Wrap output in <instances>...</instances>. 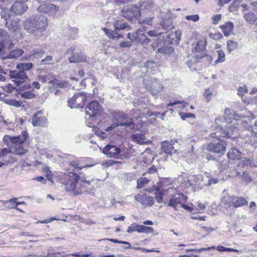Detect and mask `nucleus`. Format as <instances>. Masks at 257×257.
Masks as SVG:
<instances>
[{"label":"nucleus","mask_w":257,"mask_h":257,"mask_svg":"<svg viewBox=\"0 0 257 257\" xmlns=\"http://www.w3.org/2000/svg\"><path fill=\"white\" fill-rule=\"evenodd\" d=\"M150 41V40L148 39L145 34L138 35L137 34H135V42L136 43L144 44L148 43Z\"/></svg>","instance_id":"nucleus-33"},{"label":"nucleus","mask_w":257,"mask_h":257,"mask_svg":"<svg viewBox=\"0 0 257 257\" xmlns=\"http://www.w3.org/2000/svg\"><path fill=\"white\" fill-rule=\"evenodd\" d=\"M75 48L74 46H71L65 53L67 55H71L68 58L70 63H77L86 61V56L80 51L79 52H75Z\"/></svg>","instance_id":"nucleus-7"},{"label":"nucleus","mask_w":257,"mask_h":257,"mask_svg":"<svg viewBox=\"0 0 257 257\" xmlns=\"http://www.w3.org/2000/svg\"><path fill=\"white\" fill-rule=\"evenodd\" d=\"M32 67V63H20L17 66V68L22 71H25L26 70H29Z\"/></svg>","instance_id":"nucleus-43"},{"label":"nucleus","mask_w":257,"mask_h":257,"mask_svg":"<svg viewBox=\"0 0 257 257\" xmlns=\"http://www.w3.org/2000/svg\"><path fill=\"white\" fill-rule=\"evenodd\" d=\"M149 181V180L146 178H140L137 181L138 188L141 189L143 188L144 185L148 183Z\"/></svg>","instance_id":"nucleus-51"},{"label":"nucleus","mask_w":257,"mask_h":257,"mask_svg":"<svg viewBox=\"0 0 257 257\" xmlns=\"http://www.w3.org/2000/svg\"><path fill=\"white\" fill-rule=\"evenodd\" d=\"M39 12L44 14H54L58 10V8L53 4H44L38 8Z\"/></svg>","instance_id":"nucleus-16"},{"label":"nucleus","mask_w":257,"mask_h":257,"mask_svg":"<svg viewBox=\"0 0 257 257\" xmlns=\"http://www.w3.org/2000/svg\"><path fill=\"white\" fill-rule=\"evenodd\" d=\"M16 200H18V198H13L7 201H1V202H2L4 206L8 209H16L23 212L21 209L17 207Z\"/></svg>","instance_id":"nucleus-28"},{"label":"nucleus","mask_w":257,"mask_h":257,"mask_svg":"<svg viewBox=\"0 0 257 257\" xmlns=\"http://www.w3.org/2000/svg\"><path fill=\"white\" fill-rule=\"evenodd\" d=\"M45 53L44 50L42 49L35 50L33 52V58L38 59L41 58Z\"/></svg>","instance_id":"nucleus-57"},{"label":"nucleus","mask_w":257,"mask_h":257,"mask_svg":"<svg viewBox=\"0 0 257 257\" xmlns=\"http://www.w3.org/2000/svg\"><path fill=\"white\" fill-rule=\"evenodd\" d=\"M215 247L214 246H212L208 247H202L199 249H186L187 251H194L197 253H200L202 251H205L207 250H209L212 249H215Z\"/></svg>","instance_id":"nucleus-52"},{"label":"nucleus","mask_w":257,"mask_h":257,"mask_svg":"<svg viewBox=\"0 0 257 257\" xmlns=\"http://www.w3.org/2000/svg\"><path fill=\"white\" fill-rule=\"evenodd\" d=\"M247 91V87L246 86H244L242 87H239L238 88V93L237 94L240 96H243L244 94L246 93Z\"/></svg>","instance_id":"nucleus-61"},{"label":"nucleus","mask_w":257,"mask_h":257,"mask_svg":"<svg viewBox=\"0 0 257 257\" xmlns=\"http://www.w3.org/2000/svg\"><path fill=\"white\" fill-rule=\"evenodd\" d=\"M28 9L26 3L21 1L15 2L11 8V11L16 15H21Z\"/></svg>","instance_id":"nucleus-13"},{"label":"nucleus","mask_w":257,"mask_h":257,"mask_svg":"<svg viewBox=\"0 0 257 257\" xmlns=\"http://www.w3.org/2000/svg\"><path fill=\"white\" fill-rule=\"evenodd\" d=\"M35 166L38 167L39 168L41 169L44 173H45L46 177L48 180L53 183V181L52 180V173L48 166L37 160L35 162Z\"/></svg>","instance_id":"nucleus-21"},{"label":"nucleus","mask_w":257,"mask_h":257,"mask_svg":"<svg viewBox=\"0 0 257 257\" xmlns=\"http://www.w3.org/2000/svg\"><path fill=\"white\" fill-rule=\"evenodd\" d=\"M233 199L234 196H225L223 197L222 202L226 207H229L233 206Z\"/></svg>","instance_id":"nucleus-38"},{"label":"nucleus","mask_w":257,"mask_h":257,"mask_svg":"<svg viewBox=\"0 0 257 257\" xmlns=\"http://www.w3.org/2000/svg\"><path fill=\"white\" fill-rule=\"evenodd\" d=\"M5 25L10 31L16 33H19L20 24L18 20H10L9 21H7Z\"/></svg>","instance_id":"nucleus-22"},{"label":"nucleus","mask_w":257,"mask_h":257,"mask_svg":"<svg viewBox=\"0 0 257 257\" xmlns=\"http://www.w3.org/2000/svg\"><path fill=\"white\" fill-rule=\"evenodd\" d=\"M226 143L221 140H216L208 145L207 149L219 156L224 155L226 151Z\"/></svg>","instance_id":"nucleus-6"},{"label":"nucleus","mask_w":257,"mask_h":257,"mask_svg":"<svg viewBox=\"0 0 257 257\" xmlns=\"http://www.w3.org/2000/svg\"><path fill=\"white\" fill-rule=\"evenodd\" d=\"M132 45V41H123L119 44V46L121 48H129Z\"/></svg>","instance_id":"nucleus-64"},{"label":"nucleus","mask_w":257,"mask_h":257,"mask_svg":"<svg viewBox=\"0 0 257 257\" xmlns=\"http://www.w3.org/2000/svg\"><path fill=\"white\" fill-rule=\"evenodd\" d=\"M93 131L94 133L98 137H100L102 139H104L108 137V135L105 132H103L99 130V128L97 127H95Z\"/></svg>","instance_id":"nucleus-46"},{"label":"nucleus","mask_w":257,"mask_h":257,"mask_svg":"<svg viewBox=\"0 0 257 257\" xmlns=\"http://www.w3.org/2000/svg\"><path fill=\"white\" fill-rule=\"evenodd\" d=\"M69 37L72 39H75L77 36L78 32V30L76 28H70L69 29Z\"/></svg>","instance_id":"nucleus-55"},{"label":"nucleus","mask_w":257,"mask_h":257,"mask_svg":"<svg viewBox=\"0 0 257 257\" xmlns=\"http://www.w3.org/2000/svg\"><path fill=\"white\" fill-rule=\"evenodd\" d=\"M27 137L28 133L26 132H23L21 135L17 137H11L8 135L4 136V142L8 148L0 149V168L10 162L9 159H7L8 154L13 153L20 155L26 153V150L22 145Z\"/></svg>","instance_id":"nucleus-1"},{"label":"nucleus","mask_w":257,"mask_h":257,"mask_svg":"<svg viewBox=\"0 0 257 257\" xmlns=\"http://www.w3.org/2000/svg\"><path fill=\"white\" fill-rule=\"evenodd\" d=\"M214 132L210 135V137L216 138L217 140H221V138H229V132L221 127H215Z\"/></svg>","instance_id":"nucleus-20"},{"label":"nucleus","mask_w":257,"mask_h":257,"mask_svg":"<svg viewBox=\"0 0 257 257\" xmlns=\"http://www.w3.org/2000/svg\"><path fill=\"white\" fill-rule=\"evenodd\" d=\"M153 17H147L144 19H140L139 20V24L151 25L152 22Z\"/></svg>","instance_id":"nucleus-58"},{"label":"nucleus","mask_w":257,"mask_h":257,"mask_svg":"<svg viewBox=\"0 0 257 257\" xmlns=\"http://www.w3.org/2000/svg\"><path fill=\"white\" fill-rule=\"evenodd\" d=\"M86 98V93L83 91L75 93L68 100V105L71 108H83Z\"/></svg>","instance_id":"nucleus-4"},{"label":"nucleus","mask_w":257,"mask_h":257,"mask_svg":"<svg viewBox=\"0 0 257 257\" xmlns=\"http://www.w3.org/2000/svg\"><path fill=\"white\" fill-rule=\"evenodd\" d=\"M48 25V19L46 17L40 16L36 17L33 21V35L39 39L43 36V32Z\"/></svg>","instance_id":"nucleus-3"},{"label":"nucleus","mask_w":257,"mask_h":257,"mask_svg":"<svg viewBox=\"0 0 257 257\" xmlns=\"http://www.w3.org/2000/svg\"><path fill=\"white\" fill-rule=\"evenodd\" d=\"M103 153L108 157L118 158L120 152V149L113 145H107L103 149Z\"/></svg>","instance_id":"nucleus-14"},{"label":"nucleus","mask_w":257,"mask_h":257,"mask_svg":"<svg viewBox=\"0 0 257 257\" xmlns=\"http://www.w3.org/2000/svg\"><path fill=\"white\" fill-rule=\"evenodd\" d=\"M173 144L168 141H164L161 144V150L164 153L170 156L173 154H178V150L175 149L173 146Z\"/></svg>","instance_id":"nucleus-17"},{"label":"nucleus","mask_w":257,"mask_h":257,"mask_svg":"<svg viewBox=\"0 0 257 257\" xmlns=\"http://www.w3.org/2000/svg\"><path fill=\"white\" fill-rule=\"evenodd\" d=\"M117 121H118L117 120ZM126 126L130 127L131 128H134V121L132 120H126L123 122H119L117 121L116 124H112L111 126L108 127L105 129V131L108 132L110 131H111L113 128H115L117 126Z\"/></svg>","instance_id":"nucleus-27"},{"label":"nucleus","mask_w":257,"mask_h":257,"mask_svg":"<svg viewBox=\"0 0 257 257\" xmlns=\"http://www.w3.org/2000/svg\"><path fill=\"white\" fill-rule=\"evenodd\" d=\"M227 156L229 159L231 160H239L240 158H241V152L235 148L230 149L228 152Z\"/></svg>","instance_id":"nucleus-30"},{"label":"nucleus","mask_w":257,"mask_h":257,"mask_svg":"<svg viewBox=\"0 0 257 257\" xmlns=\"http://www.w3.org/2000/svg\"><path fill=\"white\" fill-rule=\"evenodd\" d=\"M50 83L52 84L55 87L63 88L65 86L66 83L62 82L56 79H53L50 81Z\"/></svg>","instance_id":"nucleus-47"},{"label":"nucleus","mask_w":257,"mask_h":257,"mask_svg":"<svg viewBox=\"0 0 257 257\" xmlns=\"http://www.w3.org/2000/svg\"><path fill=\"white\" fill-rule=\"evenodd\" d=\"M136 231L139 233H152L154 232V229L151 227H148L142 225H139L136 223H132L128 227L127 232L132 233Z\"/></svg>","instance_id":"nucleus-12"},{"label":"nucleus","mask_w":257,"mask_h":257,"mask_svg":"<svg viewBox=\"0 0 257 257\" xmlns=\"http://www.w3.org/2000/svg\"><path fill=\"white\" fill-rule=\"evenodd\" d=\"M243 18L250 24H254L257 20L256 15L252 12L245 13Z\"/></svg>","instance_id":"nucleus-32"},{"label":"nucleus","mask_w":257,"mask_h":257,"mask_svg":"<svg viewBox=\"0 0 257 257\" xmlns=\"http://www.w3.org/2000/svg\"><path fill=\"white\" fill-rule=\"evenodd\" d=\"M189 106V103L185 101H175L173 102H171L167 104V106L173 107L174 108L170 109L172 111H180L181 110H185L188 111V109H185L184 108Z\"/></svg>","instance_id":"nucleus-19"},{"label":"nucleus","mask_w":257,"mask_h":257,"mask_svg":"<svg viewBox=\"0 0 257 257\" xmlns=\"http://www.w3.org/2000/svg\"><path fill=\"white\" fill-rule=\"evenodd\" d=\"M30 85H24L22 86V91L26 89L27 88H30ZM18 97L24 98L26 99H31L32 98V90H29L28 91H22L18 92L17 95Z\"/></svg>","instance_id":"nucleus-26"},{"label":"nucleus","mask_w":257,"mask_h":257,"mask_svg":"<svg viewBox=\"0 0 257 257\" xmlns=\"http://www.w3.org/2000/svg\"><path fill=\"white\" fill-rule=\"evenodd\" d=\"M114 27L115 31L123 30L128 28V26L126 23H123L118 21L114 22Z\"/></svg>","instance_id":"nucleus-44"},{"label":"nucleus","mask_w":257,"mask_h":257,"mask_svg":"<svg viewBox=\"0 0 257 257\" xmlns=\"http://www.w3.org/2000/svg\"><path fill=\"white\" fill-rule=\"evenodd\" d=\"M103 240H109V241H110L111 242H114V243H118L124 244L128 245V247H124L125 249H128V248H132V246H131L130 242H127V241H120V240H117V239H113V238H104V239H103Z\"/></svg>","instance_id":"nucleus-50"},{"label":"nucleus","mask_w":257,"mask_h":257,"mask_svg":"<svg viewBox=\"0 0 257 257\" xmlns=\"http://www.w3.org/2000/svg\"><path fill=\"white\" fill-rule=\"evenodd\" d=\"M236 116L237 117H242L241 114L240 115H238V113H237L236 115H235V113H228L226 114V116L224 117L225 119L227 120V119H231L229 120V122L232 123L233 120H235V116Z\"/></svg>","instance_id":"nucleus-59"},{"label":"nucleus","mask_w":257,"mask_h":257,"mask_svg":"<svg viewBox=\"0 0 257 257\" xmlns=\"http://www.w3.org/2000/svg\"><path fill=\"white\" fill-rule=\"evenodd\" d=\"M147 72L149 73H154L157 68L156 64L153 61H149L145 64Z\"/></svg>","instance_id":"nucleus-37"},{"label":"nucleus","mask_w":257,"mask_h":257,"mask_svg":"<svg viewBox=\"0 0 257 257\" xmlns=\"http://www.w3.org/2000/svg\"><path fill=\"white\" fill-rule=\"evenodd\" d=\"M133 138L135 141L141 145L148 144L149 143V140L144 134H136L133 135Z\"/></svg>","instance_id":"nucleus-31"},{"label":"nucleus","mask_w":257,"mask_h":257,"mask_svg":"<svg viewBox=\"0 0 257 257\" xmlns=\"http://www.w3.org/2000/svg\"><path fill=\"white\" fill-rule=\"evenodd\" d=\"M121 15L128 21L137 19L141 16L140 7L136 5H131L126 9L122 10Z\"/></svg>","instance_id":"nucleus-8"},{"label":"nucleus","mask_w":257,"mask_h":257,"mask_svg":"<svg viewBox=\"0 0 257 257\" xmlns=\"http://www.w3.org/2000/svg\"><path fill=\"white\" fill-rule=\"evenodd\" d=\"M241 178V179L245 182L246 184H248L252 181L250 176L246 172H244L242 173Z\"/></svg>","instance_id":"nucleus-56"},{"label":"nucleus","mask_w":257,"mask_h":257,"mask_svg":"<svg viewBox=\"0 0 257 257\" xmlns=\"http://www.w3.org/2000/svg\"><path fill=\"white\" fill-rule=\"evenodd\" d=\"M14 44L10 39L9 33L4 29H0V51H3L6 48L11 49Z\"/></svg>","instance_id":"nucleus-9"},{"label":"nucleus","mask_w":257,"mask_h":257,"mask_svg":"<svg viewBox=\"0 0 257 257\" xmlns=\"http://www.w3.org/2000/svg\"><path fill=\"white\" fill-rule=\"evenodd\" d=\"M87 108L92 112H101L103 110L102 106L97 100L90 101L87 105Z\"/></svg>","instance_id":"nucleus-24"},{"label":"nucleus","mask_w":257,"mask_h":257,"mask_svg":"<svg viewBox=\"0 0 257 257\" xmlns=\"http://www.w3.org/2000/svg\"><path fill=\"white\" fill-rule=\"evenodd\" d=\"M103 31L109 38L114 39L116 37L117 32L115 30L112 31L104 28Z\"/></svg>","instance_id":"nucleus-49"},{"label":"nucleus","mask_w":257,"mask_h":257,"mask_svg":"<svg viewBox=\"0 0 257 257\" xmlns=\"http://www.w3.org/2000/svg\"><path fill=\"white\" fill-rule=\"evenodd\" d=\"M25 29L29 33H32V19L28 18L24 23Z\"/></svg>","instance_id":"nucleus-41"},{"label":"nucleus","mask_w":257,"mask_h":257,"mask_svg":"<svg viewBox=\"0 0 257 257\" xmlns=\"http://www.w3.org/2000/svg\"><path fill=\"white\" fill-rule=\"evenodd\" d=\"M2 99H3V101L9 105L16 107H19L21 105L19 101L11 99L8 95L6 96L5 94L2 97Z\"/></svg>","instance_id":"nucleus-35"},{"label":"nucleus","mask_w":257,"mask_h":257,"mask_svg":"<svg viewBox=\"0 0 257 257\" xmlns=\"http://www.w3.org/2000/svg\"><path fill=\"white\" fill-rule=\"evenodd\" d=\"M163 193L162 192H159L156 194L155 198L158 203H161L163 202Z\"/></svg>","instance_id":"nucleus-63"},{"label":"nucleus","mask_w":257,"mask_h":257,"mask_svg":"<svg viewBox=\"0 0 257 257\" xmlns=\"http://www.w3.org/2000/svg\"><path fill=\"white\" fill-rule=\"evenodd\" d=\"M218 54V59L215 60V63L217 64L218 63L223 62L225 59V55L224 52L222 50L217 51Z\"/></svg>","instance_id":"nucleus-45"},{"label":"nucleus","mask_w":257,"mask_h":257,"mask_svg":"<svg viewBox=\"0 0 257 257\" xmlns=\"http://www.w3.org/2000/svg\"><path fill=\"white\" fill-rule=\"evenodd\" d=\"M135 199L145 206H151L154 203L153 197L147 196L146 194H138L135 196Z\"/></svg>","instance_id":"nucleus-15"},{"label":"nucleus","mask_w":257,"mask_h":257,"mask_svg":"<svg viewBox=\"0 0 257 257\" xmlns=\"http://www.w3.org/2000/svg\"><path fill=\"white\" fill-rule=\"evenodd\" d=\"M11 15L10 14L9 10L4 7L3 6H0V17L4 21H7L10 18Z\"/></svg>","instance_id":"nucleus-34"},{"label":"nucleus","mask_w":257,"mask_h":257,"mask_svg":"<svg viewBox=\"0 0 257 257\" xmlns=\"http://www.w3.org/2000/svg\"><path fill=\"white\" fill-rule=\"evenodd\" d=\"M221 18L222 15L220 14H217L212 17L211 20L212 21L213 24L215 25L218 24L220 21L221 20Z\"/></svg>","instance_id":"nucleus-60"},{"label":"nucleus","mask_w":257,"mask_h":257,"mask_svg":"<svg viewBox=\"0 0 257 257\" xmlns=\"http://www.w3.org/2000/svg\"><path fill=\"white\" fill-rule=\"evenodd\" d=\"M61 182L65 185V189L73 195H80L84 192H90V182L84 177L76 174H64Z\"/></svg>","instance_id":"nucleus-2"},{"label":"nucleus","mask_w":257,"mask_h":257,"mask_svg":"<svg viewBox=\"0 0 257 257\" xmlns=\"http://www.w3.org/2000/svg\"><path fill=\"white\" fill-rule=\"evenodd\" d=\"M9 76L11 78L15 79L13 81H15L18 85H20L28 78L26 71L19 69L14 71H10Z\"/></svg>","instance_id":"nucleus-11"},{"label":"nucleus","mask_w":257,"mask_h":257,"mask_svg":"<svg viewBox=\"0 0 257 257\" xmlns=\"http://www.w3.org/2000/svg\"><path fill=\"white\" fill-rule=\"evenodd\" d=\"M161 25L165 30H171L173 27L170 21H164L162 22Z\"/></svg>","instance_id":"nucleus-53"},{"label":"nucleus","mask_w":257,"mask_h":257,"mask_svg":"<svg viewBox=\"0 0 257 257\" xmlns=\"http://www.w3.org/2000/svg\"><path fill=\"white\" fill-rule=\"evenodd\" d=\"M205 48V42H204L203 40L199 41L198 42V43L196 44L194 50L196 52H199L200 51H202L204 50Z\"/></svg>","instance_id":"nucleus-48"},{"label":"nucleus","mask_w":257,"mask_h":257,"mask_svg":"<svg viewBox=\"0 0 257 257\" xmlns=\"http://www.w3.org/2000/svg\"><path fill=\"white\" fill-rule=\"evenodd\" d=\"M237 47V43L232 40H228L227 42V48L229 53L235 50Z\"/></svg>","instance_id":"nucleus-42"},{"label":"nucleus","mask_w":257,"mask_h":257,"mask_svg":"<svg viewBox=\"0 0 257 257\" xmlns=\"http://www.w3.org/2000/svg\"><path fill=\"white\" fill-rule=\"evenodd\" d=\"M100 113H86V122L89 127H93L99 123Z\"/></svg>","instance_id":"nucleus-18"},{"label":"nucleus","mask_w":257,"mask_h":257,"mask_svg":"<svg viewBox=\"0 0 257 257\" xmlns=\"http://www.w3.org/2000/svg\"><path fill=\"white\" fill-rule=\"evenodd\" d=\"M247 203L248 201L244 197L234 196L233 206L235 208L241 207L244 205H247Z\"/></svg>","instance_id":"nucleus-29"},{"label":"nucleus","mask_w":257,"mask_h":257,"mask_svg":"<svg viewBox=\"0 0 257 257\" xmlns=\"http://www.w3.org/2000/svg\"><path fill=\"white\" fill-rule=\"evenodd\" d=\"M143 83L145 87L150 90L153 95L158 94L163 88V85L155 78H145Z\"/></svg>","instance_id":"nucleus-5"},{"label":"nucleus","mask_w":257,"mask_h":257,"mask_svg":"<svg viewBox=\"0 0 257 257\" xmlns=\"http://www.w3.org/2000/svg\"><path fill=\"white\" fill-rule=\"evenodd\" d=\"M23 51L21 49H16L11 51L7 56L8 59L17 58L21 56L23 53Z\"/></svg>","instance_id":"nucleus-39"},{"label":"nucleus","mask_w":257,"mask_h":257,"mask_svg":"<svg viewBox=\"0 0 257 257\" xmlns=\"http://www.w3.org/2000/svg\"><path fill=\"white\" fill-rule=\"evenodd\" d=\"M220 28L222 30L224 35L227 37L232 32L234 28V24L231 21H227L224 25H221Z\"/></svg>","instance_id":"nucleus-25"},{"label":"nucleus","mask_w":257,"mask_h":257,"mask_svg":"<svg viewBox=\"0 0 257 257\" xmlns=\"http://www.w3.org/2000/svg\"><path fill=\"white\" fill-rule=\"evenodd\" d=\"M1 88L6 92L11 93L14 92L15 95H17L18 94V90L16 89V88L11 84L8 83L7 85H5L4 86H2Z\"/></svg>","instance_id":"nucleus-40"},{"label":"nucleus","mask_w":257,"mask_h":257,"mask_svg":"<svg viewBox=\"0 0 257 257\" xmlns=\"http://www.w3.org/2000/svg\"><path fill=\"white\" fill-rule=\"evenodd\" d=\"M42 113H34L33 115V126H45L47 122L46 117L41 115Z\"/></svg>","instance_id":"nucleus-23"},{"label":"nucleus","mask_w":257,"mask_h":257,"mask_svg":"<svg viewBox=\"0 0 257 257\" xmlns=\"http://www.w3.org/2000/svg\"><path fill=\"white\" fill-rule=\"evenodd\" d=\"M174 52V49L170 46H164L160 48L157 50V53H160L164 55H168L172 54Z\"/></svg>","instance_id":"nucleus-36"},{"label":"nucleus","mask_w":257,"mask_h":257,"mask_svg":"<svg viewBox=\"0 0 257 257\" xmlns=\"http://www.w3.org/2000/svg\"><path fill=\"white\" fill-rule=\"evenodd\" d=\"M186 199V198L183 194L179 193L172 196L169 202H164V204L177 209V208L181 207V206L185 203Z\"/></svg>","instance_id":"nucleus-10"},{"label":"nucleus","mask_w":257,"mask_h":257,"mask_svg":"<svg viewBox=\"0 0 257 257\" xmlns=\"http://www.w3.org/2000/svg\"><path fill=\"white\" fill-rule=\"evenodd\" d=\"M186 20L192 21L193 22H197L199 20V17L198 15H188L186 17Z\"/></svg>","instance_id":"nucleus-62"},{"label":"nucleus","mask_w":257,"mask_h":257,"mask_svg":"<svg viewBox=\"0 0 257 257\" xmlns=\"http://www.w3.org/2000/svg\"><path fill=\"white\" fill-rule=\"evenodd\" d=\"M154 7V4L151 1L144 2L141 5L142 9L149 10Z\"/></svg>","instance_id":"nucleus-54"}]
</instances>
